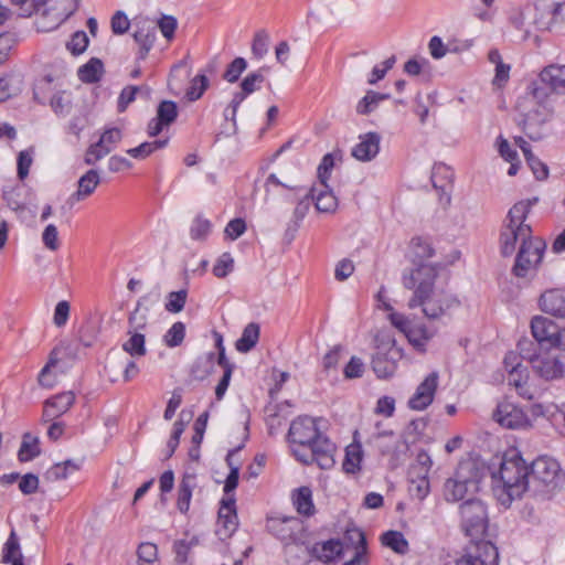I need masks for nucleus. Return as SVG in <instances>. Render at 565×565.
Returning <instances> with one entry per match:
<instances>
[{
    "label": "nucleus",
    "instance_id": "ddd939ff",
    "mask_svg": "<svg viewBox=\"0 0 565 565\" xmlns=\"http://www.w3.org/2000/svg\"><path fill=\"white\" fill-rule=\"evenodd\" d=\"M493 419L502 427L509 429L525 428L530 426V419L524 411L515 404L503 401L498 404Z\"/></svg>",
    "mask_w": 565,
    "mask_h": 565
},
{
    "label": "nucleus",
    "instance_id": "ea45409f",
    "mask_svg": "<svg viewBox=\"0 0 565 565\" xmlns=\"http://www.w3.org/2000/svg\"><path fill=\"white\" fill-rule=\"evenodd\" d=\"M406 335L415 348H424L435 335V332L430 331L425 324H415L411 326Z\"/></svg>",
    "mask_w": 565,
    "mask_h": 565
},
{
    "label": "nucleus",
    "instance_id": "f8f14e48",
    "mask_svg": "<svg viewBox=\"0 0 565 565\" xmlns=\"http://www.w3.org/2000/svg\"><path fill=\"white\" fill-rule=\"evenodd\" d=\"M237 526L236 500L232 494L221 500L215 532L221 540H226L236 532Z\"/></svg>",
    "mask_w": 565,
    "mask_h": 565
},
{
    "label": "nucleus",
    "instance_id": "5701e85b",
    "mask_svg": "<svg viewBox=\"0 0 565 565\" xmlns=\"http://www.w3.org/2000/svg\"><path fill=\"white\" fill-rule=\"evenodd\" d=\"M540 306L544 312L565 318V290L553 289L544 292Z\"/></svg>",
    "mask_w": 565,
    "mask_h": 565
},
{
    "label": "nucleus",
    "instance_id": "7ed1b4c3",
    "mask_svg": "<svg viewBox=\"0 0 565 565\" xmlns=\"http://www.w3.org/2000/svg\"><path fill=\"white\" fill-rule=\"evenodd\" d=\"M492 479L494 495L502 505L509 507L530 486L529 465L518 449H509L503 454L499 469L492 472Z\"/></svg>",
    "mask_w": 565,
    "mask_h": 565
},
{
    "label": "nucleus",
    "instance_id": "6e6d98bb",
    "mask_svg": "<svg viewBox=\"0 0 565 565\" xmlns=\"http://www.w3.org/2000/svg\"><path fill=\"white\" fill-rule=\"evenodd\" d=\"M247 68V62L244 57L234 58L223 74V78L228 83L238 81L242 73Z\"/></svg>",
    "mask_w": 565,
    "mask_h": 565
},
{
    "label": "nucleus",
    "instance_id": "a878e982",
    "mask_svg": "<svg viewBox=\"0 0 565 565\" xmlns=\"http://www.w3.org/2000/svg\"><path fill=\"white\" fill-rule=\"evenodd\" d=\"M157 38L156 28L148 24H143L139 29H137L134 33V39L136 43L139 45V50L137 52V61H143L148 56L150 50L152 49L154 41Z\"/></svg>",
    "mask_w": 565,
    "mask_h": 565
},
{
    "label": "nucleus",
    "instance_id": "13d9d810",
    "mask_svg": "<svg viewBox=\"0 0 565 565\" xmlns=\"http://www.w3.org/2000/svg\"><path fill=\"white\" fill-rule=\"evenodd\" d=\"M158 28L167 41H172L178 28V20L173 15L163 14L158 20Z\"/></svg>",
    "mask_w": 565,
    "mask_h": 565
},
{
    "label": "nucleus",
    "instance_id": "423d86ee",
    "mask_svg": "<svg viewBox=\"0 0 565 565\" xmlns=\"http://www.w3.org/2000/svg\"><path fill=\"white\" fill-rule=\"evenodd\" d=\"M460 529L466 536L481 539L489 525L487 505L480 499H468L459 505Z\"/></svg>",
    "mask_w": 565,
    "mask_h": 565
},
{
    "label": "nucleus",
    "instance_id": "338daca9",
    "mask_svg": "<svg viewBox=\"0 0 565 565\" xmlns=\"http://www.w3.org/2000/svg\"><path fill=\"white\" fill-rule=\"evenodd\" d=\"M547 419L558 434L565 436V409L553 406L547 409Z\"/></svg>",
    "mask_w": 565,
    "mask_h": 565
},
{
    "label": "nucleus",
    "instance_id": "f257e3e1",
    "mask_svg": "<svg viewBox=\"0 0 565 565\" xmlns=\"http://www.w3.org/2000/svg\"><path fill=\"white\" fill-rule=\"evenodd\" d=\"M437 277V268L428 264L404 270L402 275L403 287L413 291L407 302L408 308H420L428 320H439L460 305L452 292L436 286Z\"/></svg>",
    "mask_w": 565,
    "mask_h": 565
},
{
    "label": "nucleus",
    "instance_id": "8fccbe9b",
    "mask_svg": "<svg viewBox=\"0 0 565 565\" xmlns=\"http://www.w3.org/2000/svg\"><path fill=\"white\" fill-rule=\"evenodd\" d=\"M236 450H230L226 456V462L230 467V473L225 480L224 484V493L227 497H231L230 494L237 488L238 479H239V467L234 466L232 461V456L234 455Z\"/></svg>",
    "mask_w": 565,
    "mask_h": 565
},
{
    "label": "nucleus",
    "instance_id": "680f3d73",
    "mask_svg": "<svg viewBox=\"0 0 565 565\" xmlns=\"http://www.w3.org/2000/svg\"><path fill=\"white\" fill-rule=\"evenodd\" d=\"M411 247L414 256L420 260L429 258L434 254V249L430 244L422 237L413 238Z\"/></svg>",
    "mask_w": 565,
    "mask_h": 565
},
{
    "label": "nucleus",
    "instance_id": "3c124183",
    "mask_svg": "<svg viewBox=\"0 0 565 565\" xmlns=\"http://www.w3.org/2000/svg\"><path fill=\"white\" fill-rule=\"evenodd\" d=\"M233 269L234 258L228 252H225L216 259L212 273L217 278H225Z\"/></svg>",
    "mask_w": 565,
    "mask_h": 565
},
{
    "label": "nucleus",
    "instance_id": "2eb2a0df",
    "mask_svg": "<svg viewBox=\"0 0 565 565\" xmlns=\"http://www.w3.org/2000/svg\"><path fill=\"white\" fill-rule=\"evenodd\" d=\"M178 106L175 102L162 100L157 107V115L149 120L147 134L149 137H157L166 127L172 125L178 118Z\"/></svg>",
    "mask_w": 565,
    "mask_h": 565
},
{
    "label": "nucleus",
    "instance_id": "9b49d317",
    "mask_svg": "<svg viewBox=\"0 0 565 565\" xmlns=\"http://www.w3.org/2000/svg\"><path fill=\"white\" fill-rule=\"evenodd\" d=\"M534 372L545 381L559 380L565 376V354H544L529 356Z\"/></svg>",
    "mask_w": 565,
    "mask_h": 565
},
{
    "label": "nucleus",
    "instance_id": "4c0bfd02",
    "mask_svg": "<svg viewBox=\"0 0 565 565\" xmlns=\"http://www.w3.org/2000/svg\"><path fill=\"white\" fill-rule=\"evenodd\" d=\"M129 339L122 343V350L132 358H141L147 354L146 338L141 332L128 331Z\"/></svg>",
    "mask_w": 565,
    "mask_h": 565
},
{
    "label": "nucleus",
    "instance_id": "0eeeda50",
    "mask_svg": "<svg viewBox=\"0 0 565 565\" xmlns=\"http://www.w3.org/2000/svg\"><path fill=\"white\" fill-rule=\"evenodd\" d=\"M546 244L541 238L520 245L512 267V273L519 278H525L536 271L542 262Z\"/></svg>",
    "mask_w": 565,
    "mask_h": 565
},
{
    "label": "nucleus",
    "instance_id": "dca6fc26",
    "mask_svg": "<svg viewBox=\"0 0 565 565\" xmlns=\"http://www.w3.org/2000/svg\"><path fill=\"white\" fill-rule=\"evenodd\" d=\"M438 379L439 375L437 372H431L425 377L408 401V407L411 409L424 411L433 403L438 387Z\"/></svg>",
    "mask_w": 565,
    "mask_h": 565
},
{
    "label": "nucleus",
    "instance_id": "774afa93",
    "mask_svg": "<svg viewBox=\"0 0 565 565\" xmlns=\"http://www.w3.org/2000/svg\"><path fill=\"white\" fill-rule=\"evenodd\" d=\"M88 45V38L84 31H77L67 43V49L74 54H82Z\"/></svg>",
    "mask_w": 565,
    "mask_h": 565
},
{
    "label": "nucleus",
    "instance_id": "72a5a7b5",
    "mask_svg": "<svg viewBox=\"0 0 565 565\" xmlns=\"http://www.w3.org/2000/svg\"><path fill=\"white\" fill-rule=\"evenodd\" d=\"M40 454L39 438L33 437L30 433H25L18 451V459L21 462H28L40 456Z\"/></svg>",
    "mask_w": 565,
    "mask_h": 565
},
{
    "label": "nucleus",
    "instance_id": "473e14b6",
    "mask_svg": "<svg viewBox=\"0 0 565 565\" xmlns=\"http://www.w3.org/2000/svg\"><path fill=\"white\" fill-rule=\"evenodd\" d=\"M79 469H81L79 462L67 459L63 462L54 463L46 471L45 476H46V479H49L51 481L65 480L68 478L70 475H72L75 471H78Z\"/></svg>",
    "mask_w": 565,
    "mask_h": 565
},
{
    "label": "nucleus",
    "instance_id": "bb28decb",
    "mask_svg": "<svg viewBox=\"0 0 565 565\" xmlns=\"http://www.w3.org/2000/svg\"><path fill=\"white\" fill-rule=\"evenodd\" d=\"M100 183L99 174L96 170H88L77 182V191L71 196L73 201L79 202L90 196Z\"/></svg>",
    "mask_w": 565,
    "mask_h": 565
},
{
    "label": "nucleus",
    "instance_id": "1a4fd4ad",
    "mask_svg": "<svg viewBox=\"0 0 565 565\" xmlns=\"http://www.w3.org/2000/svg\"><path fill=\"white\" fill-rule=\"evenodd\" d=\"M530 469V483L535 487H555L562 479V469L557 460L548 457L541 456L536 458L529 466Z\"/></svg>",
    "mask_w": 565,
    "mask_h": 565
},
{
    "label": "nucleus",
    "instance_id": "f3484780",
    "mask_svg": "<svg viewBox=\"0 0 565 565\" xmlns=\"http://www.w3.org/2000/svg\"><path fill=\"white\" fill-rule=\"evenodd\" d=\"M43 6V13L51 19L54 29L76 12L79 0H44Z\"/></svg>",
    "mask_w": 565,
    "mask_h": 565
},
{
    "label": "nucleus",
    "instance_id": "a18cd8bd",
    "mask_svg": "<svg viewBox=\"0 0 565 565\" xmlns=\"http://www.w3.org/2000/svg\"><path fill=\"white\" fill-rule=\"evenodd\" d=\"M22 81L19 76H4L0 78V102H6L14 96L21 88Z\"/></svg>",
    "mask_w": 565,
    "mask_h": 565
},
{
    "label": "nucleus",
    "instance_id": "aec40b11",
    "mask_svg": "<svg viewBox=\"0 0 565 565\" xmlns=\"http://www.w3.org/2000/svg\"><path fill=\"white\" fill-rule=\"evenodd\" d=\"M311 556L319 562L329 565L335 563L343 553V546L339 539H330L317 542L310 550Z\"/></svg>",
    "mask_w": 565,
    "mask_h": 565
},
{
    "label": "nucleus",
    "instance_id": "052dcab7",
    "mask_svg": "<svg viewBox=\"0 0 565 565\" xmlns=\"http://www.w3.org/2000/svg\"><path fill=\"white\" fill-rule=\"evenodd\" d=\"M139 565H150L157 559V545L153 543H141L137 551Z\"/></svg>",
    "mask_w": 565,
    "mask_h": 565
},
{
    "label": "nucleus",
    "instance_id": "a19ab883",
    "mask_svg": "<svg viewBox=\"0 0 565 565\" xmlns=\"http://www.w3.org/2000/svg\"><path fill=\"white\" fill-rule=\"evenodd\" d=\"M311 201L315 200L316 209L319 212L330 213L337 209L338 201L330 190H322L317 195L310 194Z\"/></svg>",
    "mask_w": 565,
    "mask_h": 565
},
{
    "label": "nucleus",
    "instance_id": "c85d7f7f",
    "mask_svg": "<svg viewBox=\"0 0 565 565\" xmlns=\"http://www.w3.org/2000/svg\"><path fill=\"white\" fill-rule=\"evenodd\" d=\"M454 179L452 170L444 163H435L431 170L430 180L436 190L447 194Z\"/></svg>",
    "mask_w": 565,
    "mask_h": 565
},
{
    "label": "nucleus",
    "instance_id": "c9c22d12",
    "mask_svg": "<svg viewBox=\"0 0 565 565\" xmlns=\"http://www.w3.org/2000/svg\"><path fill=\"white\" fill-rule=\"evenodd\" d=\"M169 138L158 139L153 141H145L135 148L127 150V153L138 160H143L157 150L163 149L168 146Z\"/></svg>",
    "mask_w": 565,
    "mask_h": 565
},
{
    "label": "nucleus",
    "instance_id": "79ce46f5",
    "mask_svg": "<svg viewBox=\"0 0 565 565\" xmlns=\"http://www.w3.org/2000/svg\"><path fill=\"white\" fill-rule=\"evenodd\" d=\"M291 524L297 525L298 521L292 518L284 520H273L271 523L269 524V529L280 540L288 541L295 537Z\"/></svg>",
    "mask_w": 565,
    "mask_h": 565
},
{
    "label": "nucleus",
    "instance_id": "4468645a",
    "mask_svg": "<svg viewBox=\"0 0 565 565\" xmlns=\"http://www.w3.org/2000/svg\"><path fill=\"white\" fill-rule=\"evenodd\" d=\"M401 358V350L394 343L386 350L380 347L372 358V369L379 379H387L395 373Z\"/></svg>",
    "mask_w": 565,
    "mask_h": 565
},
{
    "label": "nucleus",
    "instance_id": "f03ea898",
    "mask_svg": "<svg viewBox=\"0 0 565 565\" xmlns=\"http://www.w3.org/2000/svg\"><path fill=\"white\" fill-rule=\"evenodd\" d=\"M321 419L299 416L294 419L288 430L292 454L303 465L316 463L321 469H330L334 465V444L320 431Z\"/></svg>",
    "mask_w": 565,
    "mask_h": 565
},
{
    "label": "nucleus",
    "instance_id": "864d4df0",
    "mask_svg": "<svg viewBox=\"0 0 565 565\" xmlns=\"http://www.w3.org/2000/svg\"><path fill=\"white\" fill-rule=\"evenodd\" d=\"M21 191L22 188L19 184L7 185L2 190L3 200L13 211H17L23 206V202L21 200Z\"/></svg>",
    "mask_w": 565,
    "mask_h": 565
},
{
    "label": "nucleus",
    "instance_id": "4be33fe9",
    "mask_svg": "<svg viewBox=\"0 0 565 565\" xmlns=\"http://www.w3.org/2000/svg\"><path fill=\"white\" fill-rule=\"evenodd\" d=\"M198 487L196 475L185 472L178 486L177 509L186 514L190 510L193 490Z\"/></svg>",
    "mask_w": 565,
    "mask_h": 565
},
{
    "label": "nucleus",
    "instance_id": "7c9ffc66",
    "mask_svg": "<svg viewBox=\"0 0 565 565\" xmlns=\"http://www.w3.org/2000/svg\"><path fill=\"white\" fill-rule=\"evenodd\" d=\"M260 334L259 324L256 322L248 323L241 335V338L236 341L235 348L241 353L249 352L258 342Z\"/></svg>",
    "mask_w": 565,
    "mask_h": 565
},
{
    "label": "nucleus",
    "instance_id": "49530a36",
    "mask_svg": "<svg viewBox=\"0 0 565 565\" xmlns=\"http://www.w3.org/2000/svg\"><path fill=\"white\" fill-rule=\"evenodd\" d=\"M185 337V324L181 321L174 322L163 335V342L169 348L179 347Z\"/></svg>",
    "mask_w": 565,
    "mask_h": 565
},
{
    "label": "nucleus",
    "instance_id": "39448f33",
    "mask_svg": "<svg viewBox=\"0 0 565 565\" xmlns=\"http://www.w3.org/2000/svg\"><path fill=\"white\" fill-rule=\"evenodd\" d=\"M481 470L476 462L467 460L458 465L454 476L448 478L443 488V495L447 502H458L467 494L479 491Z\"/></svg>",
    "mask_w": 565,
    "mask_h": 565
},
{
    "label": "nucleus",
    "instance_id": "6e6552de",
    "mask_svg": "<svg viewBox=\"0 0 565 565\" xmlns=\"http://www.w3.org/2000/svg\"><path fill=\"white\" fill-rule=\"evenodd\" d=\"M499 552L489 541L471 539L465 554L456 561L455 565H498Z\"/></svg>",
    "mask_w": 565,
    "mask_h": 565
},
{
    "label": "nucleus",
    "instance_id": "37998d69",
    "mask_svg": "<svg viewBox=\"0 0 565 565\" xmlns=\"http://www.w3.org/2000/svg\"><path fill=\"white\" fill-rule=\"evenodd\" d=\"M211 230L212 223L207 218L198 215L191 224L190 236L194 241H205L210 235Z\"/></svg>",
    "mask_w": 565,
    "mask_h": 565
},
{
    "label": "nucleus",
    "instance_id": "9d476101",
    "mask_svg": "<svg viewBox=\"0 0 565 565\" xmlns=\"http://www.w3.org/2000/svg\"><path fill=\"white\" fill-rule=\"evenodd\" d=\"M548 118L550 114L546 107L532 100V106L525 114L520 115L516 122L530 139L540 140L544 135L542 127Z\"/></svg>",
    "mask_w": 565,
    "mask_h": 565
},
{
    "label": "nucleus",
    "instance_id": "603ef678",
    "mask_svg": "<svg viewBox=\"0 0 565 565\" xmlns=\"http://www.w3.org/2000/svg\"><path fill=\"white\" fill-rule=\"evenodd\" d=\"M362 461V452L360 447H349L345 452L343 461V469L348 473H355L360 470V463Z\"/></svg>",
    "mask_w": 565,
    "mask_h": 565
},
{
    "label": "nucleus",
    "instance_id": "b1692460",
    "mask_svg": "<svg viewBox=\"0 0 565 565\" xmlns=\"http://www.w3.org/2000/svg\"><path fill=\"white\" fill-rule=\"evenodd\" d=\"M530 374L526 366L508 373V384L513 386L518 395L526 401L534 398V390L529 385Z\"/></svg>",
    "mask_w": 565,
    "mask_h": 565
},
{
    "label": "nucleus",
    "instance_id": "bf43d9fd",
    "mask_svg": "<svg viewBox=\"0 0 565 565\" xmlns=\"http://www.w3.org/2000/svg\"><path fill=\"white\" fill-rule=\"evenodd\" d=\"M122 138V132L117 127H111L105 129V131L102 134L99 138V142L102 146L106 147V149L109 148V153L117 147V145L120 142Z\"/></svg>",
    "mask_w": 565,
    "mask_h": 565
},
{
    "label": "nucleus",
    "instance_id": "c756f323",
    "mask_svg": "<svg viewBox=\"0 0 565 565\" xmlns=\"http://www.w3.org/2000/svg\"><path fill=\"white\" fill-rule=\"evenodd\" d=\"M292 502L299 514L311 516L315 514L312 491L309 487H300L292 493Z\"/></svg>",
    "mask_w": 565,
    "mask_h": 565
},
{
    "label": "nucleus",
    "instance_id": "5fc2aeb1",
    "mask_svg": "<svg viewBox=\"0 0 565 565\" xmlns=\"http://www.w3.org/2000/svg\"><path fill=\"white\" fill-rule=\"evenodd\" d=\"M269 44V35L265 30H259L255 33L253 43H252V53L253 55L260 60L268 52Z\"/></svg>",
    "mask_w": 565,
    "mask_h": 565
},
{
    "label": "nucleus",
    "instance_id": "de8ad7c7",
    "mask_svg": "<svg viewBox=\"0 0 565 565\" xmlns=\"http://www.w3.org/2000/svg\"><path fill=\"white\" fill-rule=\"evenodd\" d=\"M21 554L20 551V544L19 539L14 531H12L4 543L3 551H2V562L3 563H12L20 557Z\"/></svg>",
    "mask_w": 565,
    "mask_h": 565
},
{
    "label": "nucleus",
    "instance_id": "412c9836",
    "mask_svg": "<svg viewBox=\"0 0 565 565\" xmlns=\"http://www.w3.org/2000/svg\"><path fill=\"white\" fill-rule=\"evenodd\" d=\"M558 326L551 319L536 316L531 321V331L534 339L542 345L553 347Z\"/></svg>",
    "mask_w": 565,
    "mask_h": 565
},
{
    "label": "nucleus",
    "instance_id": "e433bc0d",
    "mask_svg": "<svg viewBox=\"0 0 565 565\" xmlns=\"http://www.w3.org/2000/svg\"><path fill=\"white\" fill-rule=\"evenodd\" d=\"M381 542L384 546L401 555H405L409 551L407 540L404 534L398 531L385 532L381 537Z\"/></svg>",
    "mask_w": 565,
    "mask_h": 565
},
{
    "label": "nucleus",
    "instance_id": "58836bf2",
    "mask_svg": "<svg viewBox=\"0 0 565 565\" xmlns=\"http://www.w3.org/2000/svg\"><path fill=\"white\" fill-rule=\"evenodd\" d=\"M388 98V94H381L374 90H369L366 95L358 103L356 113L360 115H369L377 108L381 102Z\"/></svg>",
    "mask_w": 565,
    "mask_h": 565
},
{
    "label": "nucleus",
    "instance_id": "0e129e2a",
    "mask_svg": "<svg viewBox=\"0 0 565 565\" xmlns=\"http://www.w3.org/2000/svg\"><path fill=\"white\" fill-rule=\"evenodd\" d=\"M146 88L148 90L147 87H138V86H126L119 97H118V111L122 113L127 109V107L129 106V104H131L135 99H136V95L139 90Z\"/></svg>",
    "mask_w": 565,
    "mask_h": 565
},
{
    "label": "nucleus",
    "instance_id": "393cba45",
    "mask_svg": "<svg viewBox=\"0 0 565 565\" xmlns=\"http://www.w3.org/2000/svg\"><path fill=\"white\" fill-rule=\"evenodd\" d=\"M294 191L300 196V200L298 201L294 214L292 220L288 224L287 233L291 232L295 233L300 226L301 221L307 215L310 205L312 203L310 199V191L307 188L302 186H295Z\"/></svg>",
    "mask_w": 565,
    "mask_h": 565
},
{
    "label": "nucleus",
    "instance_id": "a211bd4d",
    "mask_svg": "<svg viewBox=\"0 0 565 565\" xmlns=\"http://www.w3.org/2000/svg\"><path fill=\"white\" fill-rule=\"evenodd\" d=\"M75 403V394L72 391L58 393L43 404L42 419L51 422L64 415Z\"/></svg>",
    "mask_w": 565,
    "mask_h": 565
},
{
    "label": "nucleus",
    "instance_id": "20e7f679",
    "mask_svg": "<svg viewBox=\"0 0 565 565\" xmlns=\"http://www.w3.org/2000/svg\"><path fill=\"white\" fill-rule=\"evenodd\" d=\"M537 201V198L522 200L516 202L509 210L507 223L500 234L501 254L503 256H511L519 242L521 245H524V243L535 241L536 237L532 236L531 226L524 222L532 206L535 205Z\"/></svg>",
    "mask_w": 565,
    "mask_h": 565
},
{
    "label": "nucleus",
    "instance_id": "69168bd1",
    "mask_svg": "<svg viewBox=\"0 0 565 565\" xmlns=\"http://www.w3.org/2000/svg\"><path fill=\"white\" fill-rule=\"evenodd\" d=\"M408 491L416 499L424 500L430 491L429 479H409Z\"/></svg>",
    "mask_w": 565,
    "mask_h": 565
},
{
    "label": "nucleus",
    "instance_id": "c03bdc74",
    "mask_svg": "<svg viewBox=\"0 0 565 565\" xmlns=\"http://www.w3.org/2000/svg\"><path fill=\"white\" fill-rule=\"evenodd\" d=\"M209 79L205 74H198L192 78L185 96L190 102H195L202 97L209 87Z\"/></svg>",
    "mask_w": 565,
    "mask_h": 565
},
{
    "label": "nucleus",
    "instance_id": "2f4dec72",
    "mask_svg": "<svg viewBox=\"0 0 565 565\" xmlns=\"http://www.w3.org/2000/svg\"><path fill=\"white\" fill-rule=\"evenodd\" d=\"M265 81V76L260 71L249 73L241 83V90L236 92L235 105L242 104L248 95L256 92L260 84Z\"/></svg>",
    "mask_w": 565,
    "mask_h": 565
},
{
    "label": "nucleus",
    "instance_id": "f704fd0d",
    "mask_svg": "<svg viewBox=\"0 0 565 565\" xmlns=\"http://www.w3.org/2000/svg\"><path fill=\"white\" fill-rule=\"evenodd\" d=\"M104 65L98 58H90L86 64L79 67L78 77L83 83H97L103 74Z\"/></svg>",
    "mask_w": 565,
    "mask_h": 565
},
{
    "label": "nucleus",
    "instance_id": "e2e57ef3",
    "mask_svg": "<svg viewBox=\"0 0 565 565\" xmlns=\"http://www.w3.org/2000/svg\"><path fill=\"white\" fill-rule=\"evenodd\" d=\"M109 153V148L102 146L99 141L90 145L86 150L84 161L86 164L94 166L97 161L105 158Z\"/></svg>",
    "mask_w": 565,
    "mask_h": 565
},
{
    "label": "nucleus",
    "instance_id": "09e8293b",
    "mask_svg": "<svg viewBox=\"0 0 565 565\" xmlns=\"http://www.w3.org/2000/svg\"><path fill=\"white\" fill-rule=\"evenodd\" d=\"M188 298L186 289L171 291L167 296L164 308L168 312L178 313L183 310Z\"/></svg>",
    "mask_w": 565,
    "mask_h": 565
},
{
    "label": "nucleus",
    "instance_id": "6ab92c4d",
    "mask_svg": "<svg viewBox=\"0 0 565 565\" xmlns=\"http://www.w3.org/2000/svg\"><path fill=\"white\" fill-rule=\"evenodd\" d=\"M359 139L360 141L352 148V157L362 162L371 161L380 151L381 136L377 132H367Z\"/></svg>",
    "mask_w": 565,
    "mask_h": 565
},
{
    "label": "nucleus",
    "instance_id": "4d7b16f0",
    "mask_svg": "<svg viewBox=\"0 0 565 565\" xmlns=\"http://www.w3.org/2000/svg\"><path fill=\"white\" fill-rule=\"evenodd\" d=\"M18 36L14 32H3L0 34V65L3 64L12 49L18 43Z\"/></svg>",
    "mask_w": 565,
    "mask_h": 565
},
{
    "label": "nucleus",
    "instance_id": "cd10ccee",
    "mask_svg": "<svg viewBox=\"0 0 565 565\" xmlns=\"http://www.w3.org/2000/svg\"><path fill=\"white\" fill-rule=\"evenodd\" d=\"M540 78L542 83L547 85L552 90L556 93L565 92V65H550L545 67L541 72Z\"/></svg>",
    "mask_w": 565,
    "mask_h": 565
}]
</instances>
